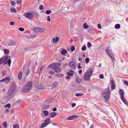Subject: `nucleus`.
Masks as SVG:
<instances>
[{"label": "nucleus", "mask_w": 128, "mask_h": 128, "mask_svg": "<svg viewBox=\"0 0 128 128\" xmlns=\"http://www.w3.org/2000/svg\"><path fill=\"white\" fill-rule=\"evenodd\" d=\"M42 112L44 113V116H47L48 114V111H46V110H44Z\"/></svg>", "instance_id": "c85d7f7f"}, {"label": "nucleus", "mask_w": 128, "mask_h": 128, "mask_svg": "<svg viewBox=\"0 0 128 128\" xmlns=\"http://www.w3.org/2000/svg\"><path fill=\"white\" fill-rule=\"evenodd\" d=\"M7 61H6L4 59L2 64L4 65L7 64Z\"/></svg>", "instance_id": "603ef678"}, {"label": "nucleus", "mask_w": 128, "mask_h": 128, "mask_svg": "<svg viewBox=\"0 0 128 128\" xmlns=\"http://www.w3.org/2000/svg\"><path fill=\"white\" fill-rule=\"evenodd\" d=\"M75 49V47L74 46H72L70 48V50L72 51H74Z\"/></svg>", "instance_id": "79ce46f5"}, {"label": "nucleus", "mask_w": 128, "mask_h": 128, "mask_svg": "<svg viewBox=\"0 0 128 128\" xmlns=\"http://www.w3.org/2000/svg\"><path fill=\"white\" fill-rule=\"evenodd\" d=\"M49 73L51 75H52L54 74V72L53 71H50Z\"/></svg>", "instance_id": "69168bd1"}, {"label": "nucleus", "mask_w": 128, "mask_h": 128, "mask_svg": "<svg viewBox=\"0 0 128 128\" xmlns=\"http://www.w3.org/2000/svg\"><path fill=\"white\" fill-rule=\"evenodd\" d=\"M123 102L126 105L128 106V103L124 97L120 98Z\"/></svg>", "instance_id": "4468645a"}, {"label": "nucleus", "mask_w": 128, "mask_h": 128, "mask_svg": "<svg viewBox=\"0 0 128 128\" xmlns=\"http://www.w3.org/2000/svg\"><path fill=\"white\" fill-rule=\"evenodd\" d=\"M11 106V105L10 104H6L4 106L5 108L8 107V108H10Z\"/></svg>", "instance_id": "58836bf2"}, {"label": "nucleus", "mask_w": 128, "mask_h": 128, "mask_svg": "<svg viewBox=\"0 0 128 128\" xmlns=\"http://www.w3.org/2000/svg\"><path fill=\"white\" fill-rule=\"evenodd\" d=\"M54 70L56 72L58 73L60 72L61 70V68L57 66H55Z\"/></svg>", "instance_id": "f8f14e48"}, {"label": "nucleus", "mask_w": 128, "mask_h": 128, "mask_svg": "<svg viewBox=\"0 0 128 128\" xmlns=\"http://www.w3.org/2000/svg\"><path fill=\"white\" fill-rule=\"evenodd\" d=\"M24 16L28 19H31L34 17V14L26 12L24 14Z\"/></svg>", "instance_id": "39448f33"}, {"label": "nucleus", "mask_w": 128, "mask_h": 128, "mask_svg": "<svg viewBox=\"0 0 128 128\" xmlns=\"http://www.w3.org/2000/svg\"><path fill=\"white\" fill-rule=\"evenodd\" d=\"M44 8V7L42 5H40L39 7V9L40 10H42Z\"/></svg>", "instance_id": "09e8293b"}, {"label": "nucleus", "mask_w": 128, "mask_h": 128, "mask_svg": "<svg viewBox=\"0 0 128 128\" xmlns=\"http://www.w3.org/2000/svg\"><path fill=\"white\" fill-rule=\"evenodd\" d=\"M106 51L108 54L111 58L114 60H115V58L114 56V54L112 52L111 49L109 46L107 47L106 49Z\"/></svg>", "instance_id": "20e7f679"}, {"label": "nucleus", "mask_w": 128, "mask_h": 128, "mask_svg": "<svg viewBox=\"0 0 128 128\" xmlns=\"http://www.w3.org/2000/svg\"><path fill=\"white\" fill-rule=\"evenodd\" d=\"M80 0H72V1L74 3H75L77 2H78Z\"/></svg>", "instance_id": "4d7b16f0"}, {"label": "nucleus", "mask_w": 128, "mask_h": 128, "mask_svg": "<svg viewBox=\"0 0 128 128\" xmlns=\"http://www.w3.org/2000/svg\"><path fill=\"white\" fill-rule=\"evenodd\" d=\"M37 88H38L40 89H44V87L42 86L41 85L38 86Z\"/></svg>", "instance_id": "cd10ccee"}, {"label": "nucleus", "mask_w": 128, "mask_h": 128, "mask_svg": "<svg viewBox=\"0 0 128 128\" xmlns=\"http://www.w3.org/2000/svg\"><path fill=\"white\" fill-rule=\"evenodd\" d=\"M48 66L50 68L54 70L55 67V64H50Z\"/></svg>", "instance_id": "f3484780"}, {"label": "nucleus", "mask_w": 128, "mask_h": 128, "mask_svg": "<svg viewBox=\"0 0 128 128\" xmlns=\"http://www.w3.org/2000/svg\"><path fill=\"white\" fill-rule=\"evenodd\" d=\"M105 91L102 93V95L104 99V102L107 104L110 98V95L111 93L110 87H108L107 88L105 89Z\"/></svg>", "instance_id": "f257e3e1"}, {"label": "nucleus", "mask_w": 128, "mask_h": 128, "mask_svg": "<svg viewBox=\"0 0 128 128\" xmlns=\"http://www.w3.org/2000/svg\"><path fill=\"white\" fill-rule=\"evenodd\" d=\"M68 64L67 63H65L63 64V67L64 68H65L68 66Z\"/></svg>", "instance_id": "8fccbe9b"}, {"label": "nucleus", "mask_w": 128, "mask_h": 128, "mask_svg": "<svg viewBox=\"0 0 128 128\" xmlns=\"http://www.w3.org/2000/svg\"><path fill=\"white\" fill-rule=\"evenodd\" d=\"M124 84H125L128 85V81L127 80H125L124 81Z\"/></svg>", "instance_id": "bf43d9fd"}, {"label": "nucleus", "mask_w": 128, "mask_h": 128, "mask_svg": "<svg viewBox=\"0 0 128 128\" xmlns=\"http://www.w3.org/2000/svg\"><path fill=\"white\" fill-rule=\"evenodd\" d=\"M67 74L68 76H73V71L72 70H70L67 73Z\"/></svg>", "instance_id": "2eb2a0df"}, {"label": "nucleus", "mask_w": 128, "mask_h": 128, "mask_svg": "<svg viewBox=\"0 0 128 128\" xmlns=\"http://www.w3.org/2000/svg\"><path fill=\"white\" fill-rule=\"evenodd\" d=\"M76 82L78 83H80L82 82V80L81 79H80L79 78H77L76 79Z\"/></svg>", "instance_id": "393cba45"}, {"label": "nucleus", "mask_w": 128, "mask_h": 128, "mask_svg": "<svg viewBox=\"0 0 128 128\" xmlns=\"http://www.w3.org/2000/svg\"><path fill=\"white\" fill-rule=\"evenodd\" d=\"M13 126L14 128H20L19 125L17 124H14Z\"/></svg>", "instance_id": "c03bdc74"}, {"label": "nucleus", "mask_w": 128, "mask_h": 128, "mask_svg": "<svg viewBox=\"0 0 128 128\" xmlns=\"http://www.w3.org/2000/svg\"><path fill=\"white\" fill-rule=\"evenodd\" d=\"M16 2L18 4H20L21 3V0H16Z\"/></svg>", "instance_id": "49530a36"}, {"label": "nucleus", "mask_w": 128, "mask_h": 128, "mask_svg": "<svg viewBox=\"0 0 128 128\" xmlns=\"http://www.w3.org/2000/svg\"><path fill=\"white\" fill-rule=\"evenodd\" d=\"M22 72L20 71L19 72V73L18 74V78L19 80H20L21 79L22 76Z\"/></svg>", "instance_id": "a211bd4d"}, {"label": "nucleus", "mask_w": 128, "mask_h": 128, "mask_svg": "<svg viewBox=\"0 0 128 128\" xmlns=\"http://www.w3.org/2000/svg\"><path fill=\"white\" fill-rule=\"evenodd\" d=\"M10 89H11L10 90L11 92H12V91L13 92H14L15 89H14L13 88H10Z\"/></svg>", "instance_id": "5fc2aeb1"}, {"label": "nucleus", "mask_w": 128, "mask_h": 128, "mask_svg": "<svg viewBox=\"0 0 128 128\" xmlns=\"http://www.w3.org/2000/svg\"><path fill=\"white\" fill-rule=\"evenodd\" d=\"M98 28L99 29H100L101 28V27L100 24H98Z\"/></svg>", "instance_id": "338daca9"}, {"label": "nucleus", "mask_w": 128, "mask_h": 128, "mask_svg": "<svg viewBox=\"0 0 128 128\" xmlns=\"http://www.w3.org/2000/svg\"><path fill=\"white\" fill-rule=\"evenodd\" d=\"M4 50V53L5 54H8L9 53L10 51L9 50L7 49H5Z\"/></svg>", "instance_id": "473e14b6"}, {"label": "nucleus", "mask_w": 128, "mask_h": 128, "mask_svg": "<svg viewBox=\"0 0 128 128\" xmlns=\"http://www.w3.org/2000/svg\"><path fill=\"white\" fill-rule=\"evenodd\" d=\"M69 66L73 69H75L76 68V64L73 62H70L68 63Z\"/></svg>", "instance_id": "423d86ee"}, {"label": "nucleus", "mask_w": 128, "mask_h": 128, "mask_svg": "<svg viewBox=\"0 0 128 128\" xmlns=\"http://www.w3.org/2000/svg\"><path fill=\"white\" fill-rule=\"evenodd\" d=\"M92 46V44L90 42H88L87 44V46L88 47L90 48Z\"/></svg>", "instance_id": "de8ad7c7"}, {"label": "nucleus", "mask_w": 128, "mask_h": 128, "mask_svg": "<svg viewBox=\"0 0 128 128\" xmlns=\"http://www.w3.org/2000/svg\"><path fill=\"white\" fill-rule=\"evenodd\" d=\"M47 20L49 22L50 21V18L49 16H47Z\"/></svg>", "instance_id": "052dcab7"}, {"label": "nucleus", "mask_w": 128, "mask_h": 128, "mask_svg": "<svg viewBox=\"0 0 128 128\" xmlns=\"http://www.w3.org/2000/svg\"><path fill=\"white\" fill-rule=\"evenodd\" d=\"M110 84H111V90H112L115 88V85L114 80H111L110 82Z\"/></svg>", "instance_id": "9b49d317"}, {"label": "nucleus", "mask_w": 128, "mask_h": 128, "mask_svg": "<svg viewBox=\"0 0 128 128\" xmlns=\"http://www.w3.org/2000/svg\"><path fill=\"white\" fill-rule=\"evenodd\" d=\"M34 31L36 32H42L43 31L42 28L39 27L34 28H33Z\"/></svg>", "instance_id": "6e6552de"}, {"label": "nucleus", "mask_w": 128, "mask_h": 128, "mask_svg": "<svg viewBox=\"0 0 128 128\" xmlns=\"http://www.w3.org/2000/svg\"><path fill=\"white\" fill-rule=\"evenodd\" d=\"M12 86L11 88H13L14 89H16V86L15 85V83L14 82H13L12 83Z\"/></svg>", "instance_id": "c9c22d12"}, {"label": "nucleus", "mask_w": 128, "mask_h": 128, "mask_svg": "<svg viewBox=\"0 0 128 128\" xmlns=\"http://www.w3.org/2000/svg\"><path fill=\"white\" fill-rule=\"evenodd\" d=\"M55 87H56L58 85V82H55L52 84Z\"/></svg>", "instance_id": "2f4dec72"}, {"label": "nucleus", "mask_w": 128, "mask_h": 128, "mask_svg": "<svg viewBox=\"0 0 128 128\" xmlns=\"http://www.w3.org/2000/svg\"><path fill=\"white\" fill-rule=\"evenodd\" d=\"M86 49V48L85 45H84L82 48V51H85Z\"/></svg>", "instance_id": "4c0bfd02"}, {"label": "nucleus", "mask_w": 128, "mask_h": 128, "mask_svg": "<svg viewBox=\"0 0 128 128\" xmlns=\"http://www.w3.org/2000/svg\"><path fill=\"white\" fill-rule=\"evenodd\" d=\"M3 58H2L0 59V64H2V63L3 60Z\"/></svg>", "instance_id": "864d4df0"}, {"label": "nucleus", "mask_w": 128, "mask_h": 128, "mask_svg": "<svg viewBox=\"0 0 128 128\" xmlns=\"http://www.w3.org/2000/svg\"><path fill=\"white\" fill-rule=\"evenodd\" d=\"M56 115V113L55 112H52L50 114V116L51 118H52L54 117Z\"/></svg>", "instance_id": "aec40b11"}, {"label": "nucleus", "mask_w": 128, "mask_h": 128, "mask_svg": "<svg viewBox=\"0 0 128 128\" xmlns=\"http://www.w3.org/2000/svg\"><path fill=\"white\" fill-rule=\"evenodd\" d=\"M54 64H55V66H60V63H55Z\"/></svg>", "instance_id": "680f3d73"}, {"label": "nucleus", "mask_w": 128, "mask_h": 128, "mask_svg": "<svg viewBox=\"0 0 128 128\" xmlns=\"http://www.w3.org/2000/svg\"><path fill=\"white\" fill-rule=\"evenodd\" d=\"M14 24V22H11L10 23V24L11 26H13Z\"/></svg>", "instance_id": "e2e57ef3"}, {"label": "nucleus", "mask_w": 128, "mask_h": 128, "mask_svg": "<svg viewBox=\"0 0 128 128\" xmlns=\"http://www.w3.org/2000/svg\"><path fill=\"white\" fill-rule=\"evenodd\" d=\"M90 60L89 58H86L85 59V62L86 64L89 62Z\"/></svg>", "instance_id": "a19ab883"}, {"label": "nucleus", "mask_w": 128, "mask_h": 128, "mask_svg": "<svg viewBox=\"0 0 128 128\" xmlns=\"http://www.w3.org/2000/svg\"><path fill=\"white\" fill-rule=\"evenodd\" d=\"M67 52L66 50L63 49L61 52V54L64 55Z\"/></svg>", "instance_id": "4be33fe9"}, {"label": "nucleus", "mask_w": 128, "mask_h": 128, "mask_svg": "<svg viewBox=\"0 0 128 128\" xmlns=\"http://www.w3.org/2000/svg\"><path fill=\"white\" fill-rule=\"evenodd\" d=\"M16 44L15 42L13 41H11L8 44V46H12L15 45Z\"/></svg>", "instance_id": "dca6fc26"}, {"label": "nucleus", "mask_w": 128, "mask_h": 128, "mask_svg": "<svg viewBox=\"0 0 128 128\" xmlns=\"http://www.w3.org/2000/svg\"><path fill=\"white\" fill-rule=\"evenodd\" d=\"M33 14H34L35 15L36 17H38L40 16L39 14L37 12H35L33 13Z\"/></svg>", "instance_id": "e433bc0d"}, {"label": "nucleus", "mask_w": 128, "mask_h": 128, "mask_svg": "<svg viewBox=\"0 0 128 128\" xmlns=\"http://www.w3.org/2000/svg\"><path fill=\"white\" fill-rule=\"evenodd\" d=\"M50 118H48L46 120V122H49L50 121Z\"/></svg>", "instance_id": "13d9d810"}, {"label": "nucleus", "mask_w": 128, "mask_h": 128, "mask_svg": "<svg viewBox=\"0 0 128 128\" xmlns=\"http://www.w3.org/2000/svg\"><path fill=\"white\" fill-rule=\"evenodd\" d=\"M11 62V60L10 59H9L7 61L8 63L9 66H10V64Z\"/></svg>", "instance_id": "ea45409f"}, {"label": "nucleus", "mask_w": 128, "mask_h": 128, "mask_svg": "<svg viewBox=\"0 0 128 128\" xmlns=\"http://www.w3.org/2000/svg\"><path fill=\"white\" fill-rule=\"evenodd\" d=\"M59 40V38L58 37H56V38H53V42L54 43H56L58 42Z\"/></svg>", "instance_id": "6ab92c4d"}, {"label": "nucleus", "mask_w": 128, "mask_h": 128, "mask_svg": "<svg viewBox=\"0 0 128 128\" xmlns=\"http://www.w3.org/2000/svg\"><path fill=\"white\" fill-rule=\"evenodd\" d=\"M50 107L49 105H44V106L43 108L45 109H47Z\"/></svg>", "instance_id": "b1692460"}, {"label": "nucleus", "mask_w": 128, "mask_h": 128, "mask_svg": "<svg viewBox=\"0 0 128 128\" xmlns=\"http://www.w3.org/2000/svg\"><path fill=\"white\" fill-rule=\"evenodd\" d=\"M78 117V116L76 115L72 116L67 118H66V120H74Z\"/></svg>", "instance_id": "1a4fd4ad"}, {"label": "nucleus", "mask_w": 128, "mask_h": 128, "mask_svg": "<svg viewBox=\"0 0 128 128\" xmlns=\"http://www.w3.org/2000/svg\"><path fill=\"white\" fill-rule=\"evenodd\" d=\"M33 82L32 81H29L25 84L24 87L22 91L24 93H27L31 89Z\"/></svg>", "instance_id": "f03ea898"}, {"label": "nucleus", "mask_w": 128, "mask_h": 128, "mask_svg": "<svg viewBox=\"0 0 128 128\" xmlns=\"http://www.w3.org/2000/svg\"><path fill=\"white\" fill-rule=\"evenodd\" d=\"M19 30L21 31H23L24 30V28H18Z\"/></svg>", "instance_id": "3c124183"}, {"label": "nucleus", "mask_w": 128, "mask_h": 128, "mask_svg": "<svg viewBox=\"0 0 128 128\" xmlns=\"http://www.w3.org/2000/svg\"><path fill=\"white\" fill-rule=\"evenodd\" d=\"M93 73V71L91 70L89 71L86 72L84 75V79L86 80H89L90 79V77Z\"/></svg>", "instance_id": "7ed1b4c3"}, {"label": "nucleus", "mask_w": 128, "mask_h": 128, "mask_svg": "<svg viewBox=\"0 0 128 128\" xmlns=\"http://www.w3.org/2000/svg\"><path fill=\"white\" fill-rule=\"evenodd\" d=\"M4 126V128H6L7 127V123L6 122H4L2 124Z\"/></svg>", "instance_id": "7c9ffc66"}, {"label": "nucleus", "mask_w": 128, "mask_h": 128, "mask_svg": "<svg viewBox=\"0 0 128 128\" xmlns=\"http://www.w3.org/2000/svg\"><path fill=\"white\" fill-rule=\"evenodd\" d=\"M21 102V100H18L17 102H16L17 103V104H19Z\"/></svg>", "instance_id": "774afa93"}, {"label": "nucleus", "mask_w": 128, "mask_h": 128, "mask_svg": "<svg viewBox=\"0 0 128 128\" xmlns=\"http://www.w3.org/2000/svg\"><path fill=\"white\" fill-rule=\"evenodd\" d=\"M11 4L12 6H14L16 4V3L13 1L11 2Z\"/></svg>", "instance_id": "37998d69"}, {"label": "nucleus", "mask_w": 128, "mask_h": 128, "mask_svg": "<svg viewBox=\"0 0 128 128\" xmlns=\"http://www.w3.org/2000/svg\"><path fill=\"white\" fill-rule=\"evenodd\" d=\"M76 105V104L75 103H74L72 104L71 105L72 106V107H74Z\"/></svg>", "instance_id": "0e129e2a"}, {"label": "nucleus", "mask_w": 128, "mask_h": 128, "mask_svg": "<svg viewBox=\"0 0 128 128\" xmlns=\"http://www.w3.org/2000/svg\"><path fill=\"white\" fill-rule=\"evenodd\" d=\"M119 94L120 96V98L124 96V90L122 89H120L119 91Z\"/></svg>", "instance_id": "ddd939ff"}, {"label": "nucleus", "mask_w": 128, "mask_h": 128, "mask_svg": "<svg viewBox=\"0 0 128 128\" xmlns=\"http://www.w3.org/2000/svg\"><path fill=\"white\" fill-rule=\"evenodd\" d=\"M10 11L12 13H16V9L14 8H12L10 9Z\"/></svg>", "instance_id": "a878e982"}, {"label": "nucleus", "mask_w": 128, "mask_h": 128, "mask_svg": "<svg viewBox=\"0 0 128 128\" xmlns=\"http://www.w3.org/2000/svg\"><path fill=\"white\" fill-rule=\"evenodd\" d=\"M83 95V94L82 93L79 94L78 93H76L75 94V96H82Z\"/></svg>", "instance_id": "f704fd0d"}, {"label": "nucleus", "mask_w": 128, "mask_h": 128, "mask_svg": "<svg viewBox=\"0 0 128 128\" xmlns=\"http://www.w3.org/2000/svg\"><path fill=\"white\" fill-rule=\"evenodd\" d=\"M10 78L8 77L6 78H3L2 80H0V82H4L6 84H8L10 81Z\"/></svg>", "instance_id": "0eeeda50"}, {"label": "nucleus", "mask_w": 128, "mask_h": 128, "mask_svg": "<svg viewBox=\"0 0 128 128\" xmlns=\"http://www.w3.org/2000/svg\"><path fill=\"white\" fill-rule=\"evenodd\" d=\"M11 89H10L8 92H7L8 95L9 96H10L13 93V92L12 91V92H11L10 90Z\"/></svg>", "instance_id": "5701e85b"}, {"label": "nucleus", "mask_w": 128, "mask_h": 128, "mask_svg": "<svg viewBox=\"0 0 128 128\" xmlns=\"http://www.w3.org/2000/svg\"><path fill=\"white\" fill-rule=\"evenodd\" d=\"M83 26L84 28L85 29H87L89 27L87 25L86 23L84 24Z\"/></svg>", "instance_id": "bb28decb"}, {"label": "nucleus", "mask_w": 128, "mask_h": 128, "mask_svg": "<svg viewBox=\"0 0 128 128\" xmlns=\"http://www.w3.org/2000/svg\"><path fill=\"white\" fill-rule=\"evenodd\" d=\"M50 123L47 122H44L42 123V125L40 127L41 128H44L45 126L48 125V124H49Z\"/></svg>", "instance_id": "412c9836"}, {"label": "nucleus", "mask_w": 128, "mask_h": 128, "mask_svg": "<svg viewBox=\"0 0 128 128\" xmlns=\"http://www.w3.org/2000/svg\"><path fill=\"white\" fill-rule=\"evenodd\" d=\"M8 57L9 56H8L6 55L4 57V59L7 61L8 60Z\"/></svg>", "instance_id": "a18cd8bd"}, {"label": "nucleus", "mask_w": 128, "mask_h": 128, "mask_svg": "<svg viewBox=\"0 0 128 128\" xmlns=\"http://www.w3.org/2000/svg\"><path fill=\"white\" fill-rule=\"evenodd\" d=\"M88 29V32L90 33L94 34L93 31L94 29V28L92 26H91L89 27Z\"/></svg>", "instance_id": "9d476101"}, {"label": "nucleus", "mask_w": 128, "mask_h": 128, "mask_svg": "<svg viewBox=\"0 0 128 128\" xmlns=\"http://www.w3.org/2000/svg\"><path fill=\"white\" fill-rule=\"evenodd\" d=\"M120 25L119 24H116L115 25V28H116L118 29L120 28Z\"/></svg>", "instance_id": "c756f323"}, {"label": "nucleus", "mask_w": 128, "mask_h": 128, "mask_svg": "<svg viewBox=\"0 0 128 128\" xmlns=\"http://www.w3.org/2000/svg\"><path fill=\"white\" fill-rule=\"evenodd\" d=\"M51 12V11L50 10H47L46 12V14H50Z\"/></svg>", "instance_id": "72a5a7b5"}, {"label": "nucleus", "mask_w": 128, "mask_h": 128, "mask_svg": "<svg viewBox=\"0 0 128 128\" xmlns=\"http://www.w3.org/2000/svg\"><path fill=\"white\" fill-rule=\"evenodd\" d=\"M104 75L102 74H100L99 76V78L101 79H102L104 78Z\"/></svg>", "instance_id": "6e6d98bb"}]
</instances>
